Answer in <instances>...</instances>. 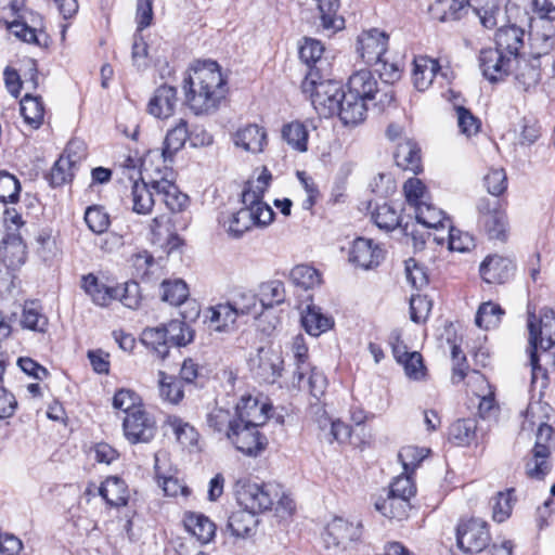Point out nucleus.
<instances>
[{"instance_id": "1", "label": "nucleus", "mask_w": 555, "mask_h": 555, "mask_svg": "<svg viewBox=\"0 0 555 555\" xmlns=\"http://www.w3.org/2000/svg\"><path fill=\"white\" fill-rule=\"evenodd\" d=\"M156 153L150 152L142 160L141 181H134L131 189L132 210L139 215H147L154 206V195L160 197L172 212L184 210L189 196L182 193L172 180V171L167 167H152Z\"/></svg>"}, {"instance_id": "2", "label": "nucleus", "mask_w": 555, "mask_h": 555, "mask_svg": "<svg viewBox=\"0 0 555 555\" xmlns=\"http://www.w3.org/2000/svg\"><path fill=\"white\" fill-rule=\"evenodd\" d=\"M185 101L195 115H211L225 101L227 78L216 61H195L184 78Z\"/></svg>"}, {"instance_id": "3", "label": "nucleus", "mask_w": 555, "mask_h": 555, "mask_svg": "<svg viewBox=\"0 0 555 555\" xmlns=\"http://www.w3.org/2000/svg\"><path fill=\"white\" fill-rule=\"evenodd\" d=\"M237 504L257 515L274 508L279 517L291 516L295 511L293 499L278 483H257L242 479L235 483Z\"/></svg>"}, {"instance_id": "4", "label": "nucleus", "mask_w": 555, "mask_h": 555, "mask_svg": "<svg viewBox=\"0 0 555 555\" xmlns=\"http://www.w3.org/2000/svg\"><path fill=\"white\" fill-rule=\"evenodd\" d=\"M255 198L249 191H243V207L237 211L221 212L219 216L220 225L231 237H241L254 227L264 228L273 221V209L266 203H256Z\"/></svg>"}, {"instance_id": "5", "label": "nucleus", "mask_w": 555, "mask_h": 555, "mask_svg": "<svg viewBox=\"0 0 555 555\" xmlns=\"http://www.w3.org/2000/svg\"><path fill=\"white\" fill-rule=\"evenodd\" d=\"M437 5L443 11L441 21L459 20L463 12L472 10L479 17L480 23L486 28H493L498 25V18L501 15V9L498 0H468L464 3L462 0H439Z\"/></svg>"}, {"instance_id": "6", "label": "nucleus", "mask_w": 555, "mask_h": 555, "mask_svg": "<svg viewBox=\"0 0 555 555\" xmlns=\"http://www.w3.org/2000/svg\"><path fill=\"white\" fill-rule=\"evenodd\" d=\"M529 343L532 347L530 351V364L533 375L540 370L537 350H550L555 345V312L548 308H543L537 318L529 312L528 318Z\"/></svg>"}, {"instance_id": "7", "label": "nucleus", "mask_w": 555, "mask_h": 555, "mask_svg": "<svg viewBox=\"0 0 555 555\" xmlns=\"http://www.w3.org/2000/svg\"><path fill=\"white\" fill-rule=\"evenodd\" d=\"M302 91L310 95L314 109L324 118L337 114L346 94L337 81L323 80L317 82L308 77L302 82Z\"/></svg>"}, {"instance_id": "8", "label": "nucleus", "mask_w": 555, "mask_h": 555, "mask_svg": "<svg viewBox=\"0 0 555 555\" xmlns=\"http://www.w3.org/2000/svg\"><path fill=\"white\" fill-rule=\"evenodd\" d=\"M478 225L490 240L504 241L507 232V218L498 199L482 197L477 203Z\"/></svg>"}, {"instance_id": "9", "label": "nucleus", "mask_w": 555, "mask_h": 555, "mask_svg": "<svg viewBox=\"0 0 555 555\" xmlns=\"http://www.w3.org/2000/svg\"><path fill=\"white\" fill-rule=\"evenodd\" d=\"M122 430L125 438L130 443H147L156 435V422L144 408L137 409L125 416Z\"/></svg>"}, {"instance_id": "10", "label": "nucleus", "mask_w": 555, "mask_h": 555, "mask_svg": "<svg viewBox=\"0 0 555 555\" xmlns=\"http://www.w3.org/2000/svg\"><path fill=\"white\" fill-rule=\"evenodd\" d=\"M490 541L487 524L480 519L461 522L456 530V543L466 554L480 553Z\"/></svg>"}, {"instance_id": "11", "label": "nucleus", "mask_w": 555, "mask_h": 555, "mask_svg": "<svg viewBox=\"0 0 555 555\" xmlns=\"http://www.w3.org/2000/svg\"><path fill=\"white\" fill-rule=\"evenodd\" d=\"M539 57L519 56L514 60L513 70L515 87L519 91L532 93L540 85L542 66H547Z\"/></svg>"}, {"instance_id": "12", "label": "nucleus", "mask_w": 555, "mask_h": 555, "mask_svg": "<svg viewBox=\"0 0 555 555\" xmlns=\"http://www.w3.org/2000/svg\"><path fill=\"white\" fill-rule=\"evenodd\" d=\"M258 427L236 422L227 431V438L243 454L257 455L267 444V439L259 433Z\"/></svg>"}, {"instance_id": "13", "label": "nucleus", "mask_w": 555, "mask_h": 555, "mask_svg": "<svg viewBox=\"0 0 555 555\" xmlns=\"http://www.w3.org/2000/svg\"><path fill=\"white\" fill-rule=\"evenodd\" d=\"M83 144L80 141H70L63 155L55 162L51 169L50 182L53 186H60L69 182L74 177L76 166L83 158Z\"/></svg>"}, {"instance_id": "14", "label": "nucleus", "mask_w": 555, "mask_h": 555, "mask_svg": "<svg viewBox=\"0 0 555 555\" xmlns=\"http://www.w3.org/2000/svg\"><path fill=\"white\" fill-rule=\"evenodd\" d=\"M388 40V35L376 28L363 31L358 37L357 51L365 64H379L387 52Z\"/></svg>"}, {"instance_id": "15", "label": "nucleus", "mask_w": 555, "mask_h": 555, "mask_svg": "<svg viewBox=\"0 0 555 555\" xmlns=\"http://www.w3.org/2000/svg\"><path fill=\"white\" fill-rule=\"evenodd\" d=\"M555 46V27L552 23L531 20L530 23V57H539L545 64H551V51Z\"/></svg>"}, {"instance_id": "16", "label": "nucleus", "mask_w": 555, "mask_h": 555, "mask_svg": "<svg viewBox=\"0 0 555 555\" xmlns=\"http://www.w3.org/2000/svg\"><path fill=\"white\" fill-rule=\"evenodd\" d=\"M21 8L22 2L20 0H0V21H3L12 34L24 42L40 44L36 28H31L26 23L15 18L18 16Z\"/></svg>"}, {"instance_id": "17", "label": "nucleus", "mask_w": 555, "mask_h": 555, "mask_svg": "<svg viewBox=\"0 0 555 555\" xmlns=\"http://www.w3.org/2000/svg\"><path fill=\"white\" fill-rule=\"evenodd\" d=\"M514 59L496 49H483L479 55L482 75L491 82L502 81L512 72Z\"/></svg>"}, {"instance_id": "18", "label": "nucleus", "mask_w": 555, "mask_h": 555, "mask_svg": "<svg viewBox=\"0 0 555 555\" xmlns=\"http://www.w3.org/2000/svg\"><path fill=\"white\" fill-rule=\"evenodd\" d=\"M250 362L254 374L264 383L273 384L282 375L283 358L279 351L271 348H259Z\"/></svg>"}, {"instance_id": "19", "label": "nucleus", "mask_w": 555, "mask_h": 555, "mask_svg": "<svg viewBox=\"0 0 555 555\" xmlns=\"http://www.w3.org/2000/svg\"><path fill=\"white\" fill-rule=\"evenodd\" d=\"M151 241L165 253L170 254L182 245V240L177 234L175 222L169 215H159L150 223Z\"/></svg>"}, {"instance_id": "20", "label": "nucleus", "mask_w": 555, "mask_h": 555, "mask_svg": "<svg viewBox=\"0 0 555 555\" xmlns=\"http://www.w3.org/2000/svg\"><path fill=\"white\" fill-rule=\"evenodd\" d=\"M360 535V524L336 517L326 525L322 537L326 548H345L348 542L358 540Z\"/></svg>"}, {"instance_id": "21", "label": "nucleus", "mask_w": 555, "mask_h": 555, "mask_svg": "<svg viewBox=\"0 0 555 555\" xmlns=\"http://www.w3.org/2000/svg\"><path fill=\"white\" fill-rule=\"evenodd\" d=\"M384 255L382 248L372 240L358 237L349 251V261L362 269H371L380 263Z\"/></svg>"}, {"instance_id": "22", "label": "nucleus", "mask_w": 555, "mask_h": 555, "mask_svg": "<svg viewBox=\"0 0 555 555\" xmlns=\"http://www.w3.org/2000/svg\"><path fill=\"white\" fill-rule=\"evenodd\" d=\"M550 406L546 403L533 402L530 403L526 411V421L531 425H538L537 439L534 446L546 448L551 452V441L553 438V428L546 423L547 410Z\"/></svg>"}, {"instance_id": "23", "label": "nucleus", "mask_w": 555, "mask_h": 555, "mask_svg": "<svg viewBox=\"0 0 555 555\" xmlns=\"http://www.w3.org/2000/svg\"><path fill=\"white\" fill-rule=\"evenodd\" d=\"M479 271L486 283L502 284L512 276L514 264L506 257L491 255L481 262Z\"/></svg>"}, {"instance_id": "24", "label": "nucleus", "mask_w": 555, "mask_h": 555, "mask_svg": "<svg viewBox=\"0 0 555 555\" xmlns=\"http://www.w3.org/2000/svg\"><path fill=\"white\" fill-rule=\"evenodd\" d=\"M179 99L177 89L163 85L158 87L147 104V112L156 118H168L173 115Z\"/></svg>"}, {"instance_id": "25", "label": "nucleus", "mask_w": 555, "mask_h": 555, "mask_svg": "<svg viewBox=\"0 0 555 555\" xmlns=\"http://www.w3.org/2000/svg\"><path fill=\"white\" fill-rule=\"evenodd\" d=\"M81 288L100 307H107L119 294L118 288L106 285L92 273L81 278Z\"/></svg>"}, {"instance_id": "26", "label": "nucleus", "mask_w": 555, "mask_h": 555, "mask_svg": "<svg viewBox=\"0 0 555 555\" xmlns=\"http://www.w3.org/2000/svg\"><path fill=\"white\" fill-rule=\"evenodd\" d=\"M270 406L267 403H259L253 397H243L236 405V422L262 426L268 420Z\"/></svg>"}, {"instance_id": "27", "label": "nucleus", "mask_w": 555, "mask_h": 555, "mask_svg": "<svg viewBox=\"0 0 555 555\" xmlns=\"http://www.w3.org/2000/svg\"><path fill=\"white\" fill-rule=\"evenodd\" d=\"M236 147L246 152L260 153L267 144V132L262 127L250 124L240 128L233 135Z\"/></svg>"}, {"instance_id": "28", "label": "nucleus", "mask_w": 555, "mask_h": 555, "mask_svg": "<svg viewBox=\"0 0 555 555\" xmlns=\"http://www.w3.org/2000/svg\"><path fill=\"white\" fill-rule=\"evenodd\" d=\"M289 351L295 365L293 383L301 389L305 387V376L311 365L309 362L308 347L302 335L293 337L289 343Z\"/></svg>"}, {"instance_id": "29", "label": "nucleus", "mask_w": 555, "mask_h": 555, "mask_svg": "<svg viewBox=\"0 0 555 555\" xmlns=\"http://www.w3.org/2000/svg\"><path fill=\"white\" fill-rule=\"evenodd\" d=\"M524 44V30L515 24L500 27L495 34V48L500 52L511 55L514 60L519 57V50Z\"/></svg>"}, {"instance_id": "30", "label": "nucleus", "mask_w": 555, "mask_h": 555, "mask_svg": "<svg viewBox=\"0 0 555 555\" xmlns=\"http://www.w3.org/2000/svg\"><path fill=\"white\" fill-rule=\"evenodd\" d=\"M0 258L9 270L20 269L26 261V245L18 235H8L0 247Z\"/></svg>"}, {"instance_id": "31", "label": "nucleus", "mask_w": 555, "mask_h": 555, "mask_svg": "<svg viewBox=\"0 0 555 555\" xmlns=\"http://www.w3.org/2000/svg\"><path fill=\"white\" fill-rule=\"evenodd\" d=\"M98 494L112 507L125 506L130 496L125 480L117 476L107 477L98 488Z\"/></svg>"}, {"instance_id": "32", "label": "nucleus", "mask_w": 555, "mask_h": 555, "mask_svg": "<svg viewBox=\"0 0 555 555\" xmlns=\"http://www.w3.org/2000/svg\"><path fill=\"white\" fill-rule=\"evenodd\" d=\"M166 434H171L178 443L184 448L197 444L198 433L189 422L178 415H168L164 421Z\"/></svg>"}, {"instance_id": "33", "label": "nucleus", "mask_w": 555, "mask_h": 555, "mask_svg": "<svg viewBox=\"0 0 555 555\" xmlns=\"http://www.w3.org/2000/svg\"><path fill=\"white\" fill-rule=\"evenodd\" d=\"M209 326L219 333H230L236 328V321L240 317L231 302H222L208 309Z\"/></svg>"}, {"instance_id": "34", "label": "nucleus", "mask_w": 555, "mask_h": 555, "mask_svg": "<svg viewBox=\"0 0 555 555\" xmlns=\"http://www.w3.org/2000/svg\"><path fill=\"white\" fill-rule=\"evenodd\" d=\"M440 69L441 68L437 60L428 56L415 57L412 73L415 88L420 91L428 89Z\"/></svg>"}, {"instance_id": "35", "label": "nucleus", "mask_w": 555, "mask_h": 555, "mask_svg": "<svg viewBox=\"0 0 555 555\" xmlns=\"http://www.w3.org/2000/svg\"><path fill=\"white\" fill-rule=\"evenodd\" d=\"M378 81L374 75L366 69L359 70L351 75L348 81V93L359 98L367 104L377 91Z\"/></svg>"}, {"instance_id": "36", "label": "nucleus", "mask_w": 555, "mask_h": 555, "mask_svg": "<svg viewBox=\"0 0 555 555\" xmlns=\"http://www.w3.org/2000/svg\"><path fill=\"white\" fill-rule=\"evenodd\" d=\"M183 522L185 529L202 544L209 543L216 534V525L203 514L189 512Z\"/></svg>"}, {"instance_id": "37", "label": "nucleus", "mask_w": 555, "mask_h": 555, "mask_svg": "<svg viewBox=\"0 0 555 555\" xmlns=\"http://www.w3.org/2000/svg\"><path fill=\"white\" fill-rule=\"evenodd\" d=\"M340 106L337 115L345 126L351 127L361 124L365 119L369 109L366 103L348 92H346Z\"/></svg>"}, {"instance_id": "38", "label": "nucleus", "mask_w": 555, "mask_h": 555, "mask_svg": "<svg viewBox=\"0 0 555 555\" xmlns=\"http://www.w3.org/2000/svg\"><path fill=\"white\" fill-rule=\"evenodd\" d=\"M318 16L325 30L336 33L345 27V20L339 14V0H315Z\"/></svg>"}, {"instance_id": "39", "label": "nucleus", "mask_w": 555, "mask_h": 555, "mask_svg": "<svg viewBox=\"0 0 555 555\" xmlns=\"http://www.w3.org/2000/svg\"><path fill=\"white\" fill-rule=\"evenodd\" d=\"M301 324L308 334L318 337L334 325L331 317L324 314L320 307L308 305L301 315Z\"/></svg>"}, {"instance_id": "40", "label": "nucleus", "mask_w": 555, "mask_h": 555, "mask_svg": "<svg viewBox=\"0 0 555 555\" xmlns=\"http://www.w3.org/2000/svg\"><path fill=\"white\" fill-rule=\"evenodd\" d=\"M375 508L387 518L402 520L408 517L411 504L410 500L388 492L386 498L376 500Z\"/></svg>"}, {"instance_id": "41", "label": "nucleus", "mask_w": 555, "mask_h": 555, "mask_svg": "<svg viewBox=\"0 0 555 555\" xmlns=\"http://www.w3.org/2000/svg\"><path fill=\"white\" fill-rule=\"evenodd\" d=\"M257 514L246 508L233 512L228 519V529L236 538H246L253 534L257 525Z\"/></svg>"}, {"instance_id": "42", "label": "nucleus", "mask_w": 555, "mask_h": 555, "mask_svg": "<svg viewBox=\"0 0 555 555\" xmlns=\"http://www.w3.org/2000/svg\"><path fill=\"white\" fill-rule=\"evenodd\" d=\"M396 164L403 170H410L414 173L421 171L420 149L412 140H404L398 143L395 152Z\"/></svg>"}, {"instance_id": "43", "label": "nucleus", "mask_w": 555, "mask_h": 555, "mask_svg": "<svg viewBox=\"0 0 555 555\" xmlns=\"http://www.w3.org/2000/svg\"><path fill=\"white\" fill-rule=\"evenodd\" d=\"M414 211L418 223L428 229H435L438 232H444L447 227L451 223L444 216V212L434 206L431 201L424 202V205H421V207H417Z\"/></svg>"}, {"instance_id": "44", "label": "nucleus", "mask_w": 555, "mask_h": 555, "mask_svg": "<svg viewBox=\"0 0 555 555\" xmlns=\"http://www.w3.org/2000/svg\"><path fill=\"white\" fill-rule=\"evenodd\" d=\"M189 137L190 134L186 121L180 119V121L172 129L168 130L166 134L162 151L164 163L171 159L172 156L184 146Z\"/></svg>"}, {"instance_id": "45", "label": "nucleus", "mask_w": 555, "mask_h": 555, "mask_svg": "<svg viewBox=\"0 0 555 555\" xmlns=\"http://www.w3.org/2000/svg\"><path fill=\"white\" fill-rule=\"evenodd\" d=\"M141 341L159 359H165L169 353L170 344L165 325L145 328Z\"/></svg>"}, {"instance_id": "46", "label": "nucleus", "mask_w": 555, "mask_h": 555, "mask_svg": "<svg viewBox=\"0 0 555 555\" xmlns=\"http://www.w3.org/2000/svg\"><path fill=\"white\" fill-rule=\"evenodd\" d=\"M21 325L38 333H46L49 320L42 311V307L37 301H26L23 307Z\"/></svg>"}, {"instance_id": "47", "label": "nucleus", "mask_w": 555, "mask_h": 555, "mask_svg": "<svg viewBox=\"0 0 555 555\" xmlns=\"http://www.w3.org/2000/svg\"><path fill=\"white\" fill-rule=\"evenodd\" d=\"M21 114L24 120L34 129H38L44 117V105L40 96H34L27 92L21 100Z\"/></svg>"}, {"instance_id": "48", "label": "nucleus", "mask_w": 555, "mask_h": 555, "mask_svg": "<svg viewBox=\"0 0 555 555\" xmlns=\"http://www.w3.org/2000/svg\"><path fill=\"white\" fill-rule=\"evenodd\" d=\"M282 139L295 151L304 153L308 150L309 132L307 127L298 121L285 124L282 128Z\"/></svg>"}, {"instance_id": "49", "label": "nucleus", "mask_w": 555, "mask_h": 555, "mask_svg": "<svg viewBox=\"0 0 555 555\" xmlns=\"http://www.w3.org/2000/svg\"><path fill=\"white\" fill-rule=\"evenodd\" d=\"M434 241L437 244H443L446 241L449 243V248L455 251H467L474 247V238L470 234L462 232L451 227V223L442 234L434 235Z\"/></svg>"}, {"instance_id": "50", "label": "nucleus", "mask_w": 555, "mask_h": 555, "mask_svg": "<svg viewBox=\"0 0 555 555\" xmlns=\"http://www.w3.org/2000/svg\"><path fill=\"white\" fill-rule=\"evenodd\" d=\"M550 451L541 446H534L532 457L526 464V473L530 478L541 480L551 470L548 462Z\"/></svg>"}, {"instance_id": "51", "label": "nucleus", "mask_w": 555, "mask_h": 555, "mask_svg": "<svg viewBox=\"0 0 555 555\" xmlns=\"http://www.w3.org/2000/svg\"><path fill=\"white\" fill-rule=\"evenodd\" d=\"M477 422L463 418L454 422L449 429V437L457 446H469L476 439Z\"/></svg>"}, {"instance_id": "52", "label": "nucleus", "mask_w": 555, "mask_h": 555, "mask_svg": "<svg viewBox=\"0 0 555 555\" xmlns=\"http://www.w3.org/2000/svg\"><path fill=\"white\" fill-rule=\"evenodd\" d=\"M158 377L160 397L171 404H178L184 397L183 383L163 371L158 373Z\"/></svg>"}, {"instance_id": "53", "label": "nucleus", "mask_w": 555, "mask_h": 555, "mask_svg": "<svg viewBox=\"0 0 555 555\" xmlns=\"http://www.w3.org/2000/svg\"><path fill=\"white\" fill-rule=\"evenodd\" d=\"M258 297L263 308H271L285 300L284 284L279 280L267 281L260 284Z\"/></svg>"}, {"instance_id": "54", "label": "nucleus", "mask_w": 555, "mask_h": 555, "mask_svg": "<svg viewBox=\"0 0 555 555\" xmlns=\"http://www.w3.org/2000/svg\"><path fill=\"white\" fill-rule=\"evenodd\" d=\"M515 489L511 488L499 492L492 499V518L496 522H503L512 515L513 506L516 501Z\"/></svg>"}, {"instance_id": "55", "label": "nucleus", "mask_w": 555, "mask_h": 555, "mask_svg": "<svg viewBox=\"0 0 555 555\" xmlns=\"http://www.w3.org/2000/svg\"><path fill=\"white\" fill-rule=\"evenodd\" d=\"M503 314L504 311L498 304L487 301L479 306L475 323L480 328L490 330L500 324Z\"/></svg>"}, {"instance_id": "56", "label": "nucleus", "mask_w": 555, "mask_h": 555, "mask_svg": "<svg viewBox=\"0 0 555 555\" xmlns=\"http://www.w3.org/2000/svg\"><path fill=\"white\" fill-rule=\"evenodd\" d=\"M373 222L384 231H392L400 223L398 211L387 203L376 205L371 212Z\"/></svg>"}, {"instance_id": "57", "label": "nucleus", "mask_w": 555, "mask_h": 555, "mask_svg": "<svg viewBox=\"0 0 555 555\" xmlns=\"http://www.w3.org/2000/svg\"><path fill=\"white\" fill-rule=\"evenodd\" d=\"M403 193L406 203L413 207L414 210L421 207V205H424V202H430V195L426 185L417 178H410L404 182Z\"/></svg>"}, {"instance_id": "58", "label": "nucleus", "mask_w": 555, "mask_h": 555, "mask_svg": "<svg viewBox=\"0 0 555 555\" xmlns=\"http://www.w3.org/2000/svg\"><path fill=\"white\" fill-rule=\"evenodd\" d=\"M171 346L183 347L194 339L193 330L183 321L172 320L165 325Z\"/></svg>"}, {"instance_id": "59", "label": "nucleus", "mask_w": 555, "mask_h": 555, "mask_svg": "<svg viewBox=\"0 0 555 555\" xmlns=\"http://www.w3.org/2000/svg\"><path fill=\"white\" fill-rule=\"evenodd\" d=\"M291 280L297 286L309 289L320 285L321 275L317 269L307 264H299L291 271Z\"/></svg>"}, {"instance_id": "60", "label": "nucleus", "mask_w": 555, "mask_h": 555, "mask_svg": "<svg viewBox=\"0 0 555 555\" xmlns=\"http://www.w3.org/2000/svg\"><path fill=\"white\" fill-rule=\"evenodd\" d=\"M162 289L163 300L172 306H180L189 296L188 286L182 280L164 281L162 283Z\"/></svg>"}, {"instance_id": "61", "label": "nucleus", "mask_w": 555, "mask_h": 555, "mask_svg": "<svg viewBox=\"0 0 555 555\" xmlns=\"http://www.w3.org/2000/svg\"><path fill=\"white\" fill-rule=\"evenodd\" d=\"M428 450L414 446L403 447L398 454L403 469L406 474H411L420 465V463L427 456Z\"/></svg>"}, {"instance_id": "62", "label": "nucleus", "mask_w": 555, "mask_h": 555, "mask_svg": "<svg viewBox=\"0 0 555 555\" xmlns=\"http://www.w3.org/2000/svg\"><path fill=\"white\" fill-rule=\"evenodd\" d=\"M21 184L18 180L9 172H0V202L3 204L15 203L18 199Z\"/></svg>"}, {"instance_id": "63", "label": "nucleus", "mask_w": 555, "mask_h": 555, "mask_svg": "<svg viewBox=\"0 0 555 555\" xmlns=\"http://www.w3.org/2000/svg\"><path fill=\"white\" fill-rule=\"evenodd\" d=\"M483 184L488 193L493 196H499L506 191L507 178L504 169L492 168L483 177Z\"/></svg>"}, {"instance_id": "64", "label": "nucleus", "mask_w": 555, "mask_h": 555, "mask_svg": "<svg viewBox=\"0 0 555 555\" xmlns=\"http://www.w3.org/2000/svg\"><path fill=\"white\" fill-rule=\"evenodd\" d=\"M113 406L124 411L126 415L143 408L137 393L129 389H120L114 395Z\"/></svg>"}]
</instances>
